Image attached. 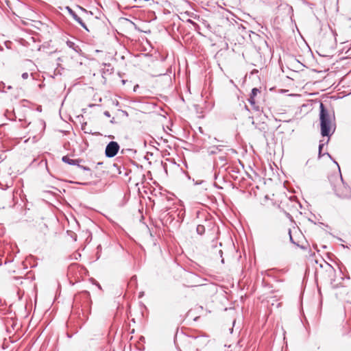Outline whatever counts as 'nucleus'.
Wrapping results in <instances>:
<instances>
[{
  "instance_id": "36",
  "label": "nucleus",
  "mask_w": 351,
  "mask_h": 351,
  "mask_svg": "<svg viewBox=\"0 0 351 351\" xmlns=\"http://www.w3.org/2000/svg\"><path fill=\"white\" fill-rule=\"evenodd\" d=\"M12 88V86H8V89H11Z\"/></svg>"
},
{
  "instance_id": "41",
  "label": "nucleus",
  "mask_w": 351,
  "mask_h": 351,
  "mask_svg": "<svg viewBox=\"0 0 351 351\" xmlns=\"http://www.w3.org/2000/svg\"><path fill=\"white\" fill-rule=\"evenodd\" d=\"M57 66H61V64H59V63H58V64H57Z\"/></svg>"
},
{
  "instance_id": "13",
  "label": "nucleus",
  "mask_w": 351,
  "mask_h": 351,
  "mask_svg": "<svg viewBox=\"0 0 351 351\" xmlns=\"http://www.w3.org/2000/svg\"><path fill=\"white\" fill-rule=\"evenodd\" d=\"M79 25L83 27L86 31L87 32H89V29L88 28V27L86 26V25L84 23V21H82V19H81L78 22Z\"/></svg>"
},
{
  "instance_id": "39",
  "label": "nucleus",
  "mask_w": 351,
  "mask_h": 351,
  "mask_svg": "<svg viewBox=\"0 0 351 351\" xmlns=\"http://www.w3.org/2000/svg\"><path fill=\"white\" fill-rule=\"evenodd\" d=\"M294 61H296L297 62H299L298 60L294 59Z\"/></svg>"
},
{
  "instance_id": "12",
  "label": "nucleus",
  "mask_w": 351,
  "mask_h": 351,
  "mask_svg": "<svg viewBox=\"0 0 351 351\" xmlns=\"http://www.w3.org/2000/svg\"><path fill=\"white\" fill-rule=\"evenodd\" d=\"M113 67L108 68L107 69H103L102 71V77L103 78H106V75L111 74L113 71Z\"/></svg>"
},
{
  "instance_id": "25",
  "label": "nucleus",
  "mask_w": 351,
  "mask_h": 351,
  "mask_svg": "<svg viewBox=\"0 0 351 351\" xmlns=\"http://www.w3.org/2000/svg\"><path fill=\"white\" fill-rule=\"evenodd\" d=\"M139 88V86L138 84L135 85L134 86V92H136L137 91V89Z\"/></svg>"
},
{
  "instance_id": "21",
  "label": "nucleus",
  "mask_w": 351,
  "mask_h": 351,
  "mask_svg": "<svg viewBox=\"0 0 351 351\" xmlns=\"http://www.w3.org/2000/svg\"><path fill=\"white\" fill-rule=\"evenodd\" d=\"M289 239H290V241L292 243H295L293 239V237L291 236V229H289Z\"/></svg>"
},
{
  "instance_id": "20",
  "label": "nucleus",
  "mask_w": 351,
  "mask_h": 351,
  "mask_svg": "<svg viewBox=\"0 0 351 351\" xmlns=\"http://www.w3.org/2000/svg\"><path fill=\"white\" fill-rule=\"evenodd\" d=\"M254 97H252V95L250 96V98H249V102L251 104H255V100H254Z\"/></svg>"
},
{
  "instance_id": "30",
  "label": "nucleus",
  "mask_w": 351,
  "mask_h": 351,
  "mask_svg": "<svg viewBox=\"0 0 351 351\" xmlns=\"http://www.w3.org/2000/svg\"><path fill=\"white\" fill-rule=\"evenodd\" d=\"M312 71H313V72H317V73H318V72H319V71H317V70H316V69H312Z\"/></svg>"
},
{
  "instance_id": "34",
  "label": "nucleus",
  "mask_w": 351,
  "mask_h": 351,
  "mask_svg": "<svg viewBox=\"0 0 351 351\" xmlns=\"http://www.w3.org/2000/svg\"><path fill=\"white\" fill-rule=\"evenodd\" d=\"M9 113L8 110H6L5 115L8 117V114Z\"/></svg>"
},
{
  "instance_id": "1",
  "label": "nucleus",
  "mask_w": 351,
  "mask_h": 351,
  "mask_svg": "<svg viewBox=\"0 0 351 351\" xmlns=\"http://www.w3.org/2000/svg\"><path fill=\"white\" fill-rule=\"evenodd\" d=\"M319 109L321 134L322 136L330 137L335 132V129L331 132L330 115L323 103H320Z\"/></svg>"
},
{
  "instance_id": "4",
  "label": "nucleus",
  "mask_w": 351,
  "mask_h": 351,
  "mask_svg": "<svg viewBox=\"0 0 351 351\" xmlns=\"http://www.w3.org/2000/svg\"><path fill=\"white\" fill-rule=\"evenodd\" d=\"M78 298H80L84 300V307L90 308L91 304L90 295L87 291H82L79 295L75 297V300L77 301Z\"/></svg>"
},
{
  "instance_id": "16",
  "label": "nucleus",
  "mask_w": 351,
  "mask_h": 351,
  "mask_svg": "<svg viewBox=\"0 0 351 351\" xmlns=\"http://www.w3.org/2000/svg\"><path fill=\"white\" fill-rule=\"evenodd\" d=\"M86 123H84L82 125V130H83L84 131L85 133H87V134H92V132L91 131H87L86 130Z\"/></svg>"
},
{
  "instance_id": "14",
  "label": "nucleus",
  "mask_w": 351,
  "mask_h": 351,
  "mask_svg": "<svg viewBox=\"0 0 351 351\" xmlns=\"http://www.w3.org/2000/svg\"><path fill=\"white\" fill-rule=\"evenodd\" d=\"M259 93H260V90H259L258 88H254L252 90L250 95H252V97H256L257 95V94Z\"/></svg>"
},
{
  "instance_id": "8",
  "label": "nucleus",
  "mask_w": 351,
  "mask_h": 351,
  "mask_svg": "<svg viewBox=\"0 0 351 351\" xmlns=\"http://www.w3.org/2000/svg\"><path fill=\"white\" fill-rule=\"evenodd\" d=\"M66 10L68 11L69 14L73 17V19L77 23L81 18L78 16V15L73 11L69 6H66Z\"/></svg>"
},
{
  "instance_id": "3",
  "label": "nucleus",
  "mask_w": 351,
  "mask_h": 351,
  "mask_svg": "<svg viewBox=\"0 0 351 351\" xmlns=\"http://www.w3.org/2000/svg\"><path fill=\"white\" fill-rule=\"evenodd\" d=\"M120 146L119 143L116 141H110L106 147L105 149V155L107 158H112L115 156L119 150Z\"/></svg>"
},
{
  "instance_id": "5",
  "label": "nucleus",
  "mask_w": 351,
  "mask_h": 351,
  "mask_svg": "<svg viewBox=\"0 0 351 351\" xmlns=\"http://www.w3.org/2000/svg\"><path fill=\"white\" fill-rule=\"evenodd\" d=\"M300 73L302 74L305 73H306V70H305L304 69H301L300 71L290 70V75H287V77L289 79H291L292 80L299 81L300 80L299 75H300Z\"/></svg>"
},
{
  "instance_id": "29",
  "label": "nucleus",
  "mask_w": 351,
  "mask_h": 351,
  "mask_svg": "<svg viewBox=\"0 0 351 351\" xmlns=\"http://www.w3.org/2000/svg\"><path fill=\"white\" fill-rule=\"evenodd\" d=\"M121 82H122V84H125V82H126V80H122V81H121Z\"/></svg>"
},
{
  "instance_id": "31",
  "label": "nucleus",
  "mask_w": 351,
  "mask_h": 351,
  "mask_svg": "<svg viewBox=\"0 0 351 351\" xmlns=\"http://www.w3.org/2000/svg\"><path fill=\"white\" fill-rule=\"evenodd\" d=\"M162 75H163V74L162 73H159V74H157V75H154V76H160Z\"/></svg>"
},
{
  "instance_id": "23",
  "label": "nucleus",
  "mask_w": 351,
  "mask_h": 351,
  "mask_svg": "<svg viewBox=\"0 0 351 351\" xmlns=\"http://www.w3.org/2000/svg\"><path fill=\"white\" fill-rule=\"evenodd\" d=\"M258 71L256 70V69H254L249 75V77L250 78L252 77V75H253L254 74H256L258 73Z\"/></svg>"
},
{
  "instance_id": "18",
  "label": "nucleus",
  "mask_w": 351,
  "mask_h": 351,
  "mask_svg": "<svg viewBox=\"0 0 351 351\" xmlns=\"http://www.w3.org/2000/svg\"><path fill=\"white\" fill-rule=\"evenodd\" d=\"M326 154L337 165L338 168H339V170H340V167H339V165H338V163L332 159V156H330V154L328 152L326 153ZM324 155H325V154H324Z\"/></svg>"
},
{
  "instance_id": "7",
  "label": "nucleus",
  "mask_w": 351,
  "mask_h": 351,
  "mask_svg": "<svg viewBox=\"0 0 351 351\" xmlns=\"http://www.w3.org/2000/svg\"><path fill=\"white\" fill-rule=\"evenodd\" d=\"M223 147V145H221L210 147L208 149V153L210 155L216 154L218 152H221L222 150Z\"/></svg>"
},
{
  "instance_id": "6",
  "label": "nucleus",
  "mask_w": 351,
  "mask_h": 351,
  "mask_svg": "<svg viewBox=\"0 0 351 351\" xmlns=\"http://www.w3.org/2000/svg\"><path fill=\"white\" fill-rule=\"evenodd\" d=\"M62 160L70 165L80 166V162L82 161L81 159H71L68 156H64L62 158Z\"/></svg>"
},
{
  "instance_id": "33",
  "label": "nucleus",
  "mask_w": 351,
  "mask_h": 351,
  "mask_svg": "<svg viewBox=\"0 0 351 351\" xmlns=\"http://www.w3.org/2000/svg\"><path fill=\"white\" fill-rule=\"evenodd\" d=\"M280 68H281L282 71L283 73H285V71L284 70V68H285V67H280Z\"/></svg>"
},
{
  "instance_id": "43",
  "label": "nucleus",
  "mask_w": 351,
  "mask_h": 351,
  "mask_svg": "<svg viewBox=\"0 0 351 351\" xmlns=\"http://www.w3.org/2000/svg\"><path fill=\"white\" fill-rule=\"evenodd\" d=\"M2 49H3V48L0 46V50H2Z\"/></svg>"
},
{
  "instance_id": "17",
  "label": "nucleus",
  "mask_w": 351,
  "mask_h": 351,
  "mask_svg": "<svg viewBox=\"0 0 351 351\" xmlns=\"http://www.w3.org/2000/svg\"><path fill=\"white\" fill-rule=\"evenodd\" d=\"M66 44L67 45L70 47V48H72V49H74V47H75V43L72 41H70V40H68L66 42Z\"/></svg>"
},
{
  "instance_id": "2",
  "label": "nucleus",
  "mask_w": 351,
  "mask_h": 351,
  "mask_svg": "<svg viewBox=\"0 0 351 351\" xmlns=\"http://www.w3.org/2000/svg\"><path fill=\"white\" fill-rule=\"evenodd\" d=\"M341 184L334 189L335 194L341 198H348L351 196V189L348 184L344 183L341 176Z\"/></svg>"
},
{
  "instance_id": "42",
  "label": "nucleus",
  "mask_w": 351,
  "mask_h": 351,
  "mask_svg": "<svg viewBox=\"0 0 351 351\" xmlns=\"http://www.w3.org/2000/svg\"><path fill=\"white\" fill-rule=\"evenodd\" d=\"M109 137H110V138H114V136H110Z\"/></svg>"
},
{
  "instance_id": "9",
  "label": "nucleus",
  "mask_w": 351,
  "mask_h": 351,
  "mask_svg": "<svg viewBox=\"0 0 351 351\" xmlns=\"http://www.w3.org/2000/svg\"><path fill=\"white\" fill-rule=\"evenodd\" d=\"M326 271L330 276L335 273V269L328 263H326Z\"/></svg>"
},
{
  "instance_id": "19",
  "label": "nucleus",
  "mask_w": 351,
  "mask_h": 351,
  "mask_svg": "<svg viewBox=\"0 0 351 351\" xmlns=\"http://www.w3.org/2000/svg\"><path fill=\"white\" fill-rule=\"evenodd\" d=\"M80 169H82L84 171H90V169L88 167H85V166H82L80 165V166H77Z\"/></svg>"
},
{
  "instance_id": "24",
  "label": "nucleus",
  "mask_w": 351,
  "mask_h": 351,
  "mask_svg": "<svg viewBox=\"0 0 351 351\" xmlns=\"http://www.w3.org/2000/svg\"><path fill=\"white\" fill-rule=\"evenodd\" d=\"M104 114L106 117H110V112H109L108 111H107V110H106V111H105V112H104Z\"/></svg>"
},
{
  "instance_id": "28",
  "label": "nucleus",
  "mask_w": 351,
  "mask_h": 351,
  "mask_svg": "<svg viewBox=\"0 0 351 351\" xmlns=\"http://www.w3.org/2000/svg\"><path fill=\"white\" fill-rule=\"evenodd\" d=\"M102 66H110V64L103 63V64H102Z\"/></svg>"
},
{
  "instance_id": "38",
  "label": "nucleus",
  "mask_w": 351,
  "mask_h": 351,
  "mask_svg": "<svg viewBox=\"0 0 351 351\" xmlns=\"http://www.w3.org/2000/svg\"><path fill=\"white\" fill-rule=\"evenodd\" d=\"M294 61H296L297 62H299L298 60L294 59Z\"/></svg>"
},
{
  "instance_id": "15",
  "label": "nucleus",
  "mask_w": 351,
  "mask_h": 351,
  "mask_svg": "<svg viewBox=\"0 0 351 351\" xmlns=\"http://www.w3.org/2000/svg\"><path fill=\"white\" fill-rule=\"evenodd\" d=\"M217 252H218V254H219V257L221 258V263H224V259H223V258L222 257V255H223V251L220 249V250H219L217 251Z\"/></svg>"
},
{
  "instance_id": "40",
  "label": "nucleus",
  "mask_w": 351,
  "mask_h": 351,
  "mask_svg": "<svg viewBox=\"0 0 351 351\" xmlns=\"http://www.w3.org/2000/svg\"><path fill=\"white\" fill-rule=\"evenodd\" d=\"M294 61H296L297 62H299L298 60L294 59Z\"/></svg>"
},
{
  "instance_id": "27",
  "label": "nucleus",
  "mask_w": 351,
  "mask_h": 351,
  "mask_svg": "<svg viewBox=\"0 0 351 351\" xmlns=\"http://www.w3.org/2000/svg\"><path fill=\"white\" fill-rule=\"evenodd\" d=\"M77 7H78L81 10H82V11H84V12H86V9H84V8H82V7H81V6H80V5H78Z\"/></svg>"
},
{
  "instance_id": "10",
  "label": "nucleus",
  "mask_w": 351,
  "mask_h": 351,
  "mask_svg": "<svg viewBox=\"0 0 351 351\" xmlns=\"http://www.w3.org/2000/svg\"><path fill=\"white\" fill-rule=\"evenodd\" d=\"M328 141L329 140H327L326 142H324V141H319V153H318V157L319 158H321L322 156V150L323 149V147L327 144L328 143Z\"/></svg>"
},
{
  "instance_id": "35",
  "label": "nucleus",
  "mask_w": 351,
  "mask_h": 351,
  "mask_svg": "<svg viewBox=\"0 0 351 351\" xmlns=\"http://www.w3.org/2000/svg\"><path fill=\"white\" fill-rule=\"evenodd\" d=\"M58 69V67H57V68L56 69V70L54 71L55 75H56V70H57Z\"/></svg>"
},
{
  "instance_id": "11",
  "label": "nucleus",
  "mask_w": 351,
  "mask_h": 351,
  "mask_svg": "<svg viewBox=\"0 0 351 351\" xmlns=\"http://www.w3.org/2000/svg\"><path fill=\"white\" fill-rule=\"evenodd\" d=\"M196 232L198 234L202 235L205 232V227L203 225H197Z\"/></svg>"
},
{
  "instance_id": "26",
  "label": "nucleus",
  "mask_w": 351,
  "mask_h": 351,
  "mask_svg": "<svg viewBox=\"0 0 351 351\" xmlns=\"http://www.w3.org/2000/svg\"><path fill=\"white\" fill-rule=\"evenodd\" d=\"M77 7H78L81 10H82V11H84V12H86V9H84V8H82V7H81V6H80V5H78Z\"/></svg>"
},
{
  "instance_id": "32",
  "label": "nucleus",
  "mask_w": 351,
  "mask_h": 351,
  "mask_svg": "<svg viewBox=\"0 0 351 351\" xmlns=\"http://www.w3.org/2000/svg\"><path fill=\"white\" fill-rule=\"evenodd\" d=\"M96 285H97V286L99 289H101V286H100V285H99L98 282H97V283H96Z\"/></svg>"
},
{
  "instance_id": "22",
  "label": "nucleus",
  "mask_w": 351,
  "mask_h": 351,
  "mask_svg": "<svg viewBox=\"0 0 351 351\" xmlns=\"http://www.w3.org/2000/svg\"><path fill=\"white\" fill-rule=\"evenodd\" d=\"M21 77H22V78H23V80H26V79H27V78H28V77H29V74H28L27 73H26V72H25V73H23L22 74V75H21Z\"/></svg>"
},
{
  "instance_id": "37",
  "label": "nucleus",
  "mask_w": 351,
  "mask_h": 351,
  "mask_svg": "<svg viewBox=\"0 0 351 351\" xmlns=\"http://www.w3.org/2000/svg\"><path fill=\"white\" fill-rule=\"evenodd\" d=\"M111 123H114V118L110 121Z\"/></svg>"
}]
</instances>
